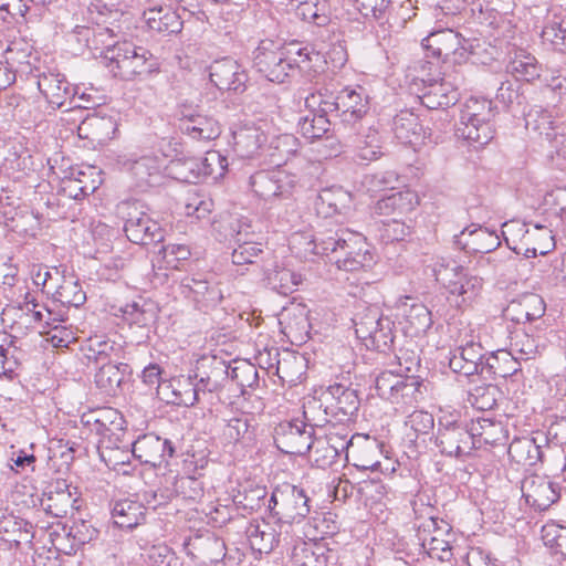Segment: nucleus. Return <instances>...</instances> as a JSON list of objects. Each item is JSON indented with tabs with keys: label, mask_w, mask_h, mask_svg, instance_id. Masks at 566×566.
I'll return each instance as SVG.
<instances>
[{
	"label": "nucleus",
	"mask_w": 566,
	"mask_h": 566,
	"mask_svg": "<svg viewBox=\"0 0 566 566\" xmlns=\"http://www.w3.org/2000/svg\"><path fill=\"white\" fill-rule=\"evenodd\" d=\"M66 528L69 530V536L72 537V541L78 548L90 543L97 535V531L88 522L83 520L74 522Z\"/></svg>",
	"instance_id": "0e129e2a"
},
{
	"label": "nucleus",
	"mask_w": 566,
	"mask_h": 566,
	"mask_svg": "<svg viewBox=\"0 0 566 566\" xmlns=\"http://www.w3.org/2000/svg\"><path fill=\"white\" fill-rule=\"evenodd\" d=\"M424 41L428 43L426 46L431 49L432 55L438 59L447 60L449 56L455 55L459 50H465L460 34L451 29L432 33Z\"/></svg>",
	"instance_id": "7c9ffc66"
},
{
	"label": "nucleus",
	"mask_w": 566,
	"mask_h": 566,
	"mask_svg": "<svg viewBox=\"0 0 566 566\" xmlns=\"http://www.w3.org/2000/svg\"><path fill=\"white\" fill-rule=\"evenodd\" d=\"M511 348V353L522 360L532 359L538 353V345L535 338L526 333L515 334Z\"/></svg>",
	"instance_id": "bf43d9fd"
},
{
	"label": "nucleus",
	"mask_w": 566,
	"mask_h": 566,
	"mask_svg": "<svg viewBox=\"0 0 566 566\" xmlns=\"http://www.w3.org/2000/svg\"><path fill=\"white\" fill-rule=\"evenodd\" d=\"M248 538L252 549L259 553H270L279 543L275 531L268 524L251 525L248 531Z\"/></svg>",
	"instance_id": "49530a36"
},
{
	"label": "nucleus",
	"mask_w": 566,
	"mask_h": 566,
	"mask_svg": "<svg viewBox=\"0 0 566 566\" xmlns=\"http://www.w3.org/2000/svg\"><path fill=\"white\" fill-rule=\"evenodd\" d=\"M74 502L66 483L59 481L55 489L46 493V497L42 500L41 504L49 514L63 517L73 507Z\"/></svg>",
	"instance_id": "f704fd0d"
},
{
	"label": "nucleus",
	"mask_w": 566,
	"mask_h": 566,
	"mask_svg": "<svg viewBox=\"0 0 566 566\" xmlns=\"http://www.w3.org/2000/svg\"><path fill=\"white\" fill-rule=\"evenodd\" d=\"M334 125L331 118L318 115L314 112L300 116L297 120L298 132L302 136L311 142L319 139L325 136L331 126Z\"/></svg>",
	"instance_id": "79ce46f5"
},
{
	"label": "nucleus",
	"mask_w": 566,
	"mask_h": 566,
	"mask_svg": "<svg viewBox=\"0 0 566 566\" xmlns=\"http://www.w3.org/2000/svg\"><path fill=\"white\" fill-rule=\"evenodd\" d=\"M144 168L147 170L144 185L148 187L160 188L168 178L186 184L201 181L200 157L179 151L166 138L151 142L149 154H144Z\"/></svg>",
	"instance_id": "f257e3e1"
},
{
	"label": "nucleus",
	"mask_w": 566,
	"mask_h": 566,
	"mask_svg": "<svg viewBox=\"0 0 566 566\" xmlns=\"http://www.w3.org/2000/svg\"><path fill=\"white\" fill-rule=\"evenodd\" d=\"M134 195L120 201L117 206L118 214L125 220L124 232L129 242L142 245V210L139 190H133Z\"/></svg>",
	"instance_id": "393cba45"
},
{
	"label": "nucleus",
	"mask_w": 566,
	"mask_h": 566,
	"mask_svg": "<svg viewBox=\"0 0 566 566\" xmlns=\"http://www.w3.org/2000/svg\"><path fill=\"white\" fill-rule=\"evenodd\" d=\"M235 145L244 157H253L264 146L266 136L259 128H244L234 135Z\"/></svg>",
	"instance_id": "de8ad7c7"
},
{
	"label": "nucleus",
	"mask_w": 566,
	"mask_h": 566,
	"mask_svg": "<svg viewBox=\"0 0 566 566\" xmlns=\"http://www.w3.org/2000/svg\"><path fill=\"white\" fill-rule=\"evenodd\" d=\"M112 515L118 527L134 528L139 524L142 503L136 500L118 501L113 507Z\"/></svg>",
	"instance_id": "a19ab883"
},
{
	"label": "nucleus",
	"mask_w": 566,
	"mask_h": 566,
	"mask_svg": "<svg viewBox=\"0 0 566 566\" xmlns=\"http://www.w3.org/2000/svg\"><path fill=\"white\" fill-rule=\"evenodd\" d=\"M38 87L46 102L53 108H62L69 102V107H84L90 106L74 103L76 88L72 87L66 81L65 76L61 73L43 72L38 75Z\"/></svg>",
	"instance_id": "9b49d317"
},
{
	"label": "nucleus",
	"mask_w": 566,
	"mask_h": 566,
	"mask_svg": "<svg viewBox=\"0 0 566 566\" xmlns=\"http://www.w3.org/2000/svg\"><path fill=\"white\" fill-rule=\"evenodd\" d=\"M493 120L480 123L476 120L459 119L457 124V136L469 142L471 145L483 146L489 144L493 138Z\"/></svg>",
	"instance_id": "473e14b6"
},
{
	"label": "nucleus",
	"mask_w": 566,
	"mask_h": 566,
	"mask_svg": "<svg viewBox=\"0 0 566 566\" xmlns=\"http://www.w3.org/2000/svg\"><path fill=\"white\" fill-rule=\"evenodd\" d=\"M281 332L293 344H302L308 338V310L304 304L291 303L279 314Z\"/></svg>",
	"instance_id": "f8f14e48"
},
{
	"label": "nucleus",
	"mask_w": 566,
	"mask_h": 566,
	"mask_svg": "<svg viewBox=\"0 0 566 566\" xmlns=\"http://www.w3.org/2000/svg\"><path fill=\"white\" fill-rule=\"evenodd\" d=\"M522 492L526 502L537 509L546 510L559 497L555 485L542 475H530L522 483Z\"/></svg>",
	"instance_id": "a211bd4d"
},
{
	"label": "nucleus",
	"mask_w": 566,
	"mask_h": 566,
	"mask_svg": "<svg viewBox=\"0 0 566 566\" xmlns=\"http://www.w3.org/2000/svg\"><path fill=\"white\" fill-rule=\"evenodd\" d=\"M455 243L460 248H469V245H484L486 248H501V241L499 237L489 231L486 228H474L473 230L464 229L459 237H457Z\"/></svg>",
	"instance_id": "a18cd8bd"
},
{
	"label": "nucleus",
	"mask_w": 566,
	"mask_h": 566,
	"mask_svg": "<svg viewBox=\"0 0 566 566\" xmlns=\"http://www.w3.org/2000/svg\"><path fill=\"white\" fill-rule=\"evenodd\" d=\"M305 102L308 107L316 106L314 113L328 118L331 116L333 117L332 122H338V113H340L338 94L333 96L332 94L328 95L318 92L317 94H312L306 97Z\"/></svg>",
	"instance_id": "8fccbe9b"
},
{
	"label": "nucleus",
	"mask_w": 566,
	"mask_h": 566,
	"mask_svg": "<svg viewBox=\"0 0 566 566\" xmlns=\"http://www.w3.org/2000/svg\"><path fill=\"white\" fill-rule=\"evenodd\" d=\"M525 128L549 140L562 127L556 125L548 109L535 105L525 114Z\"/></svg>",
	"instance_id": "2f4dec72"
},
{
	"label": "nucleus",
	"mask_w": 566,
	"mask_h": 566,
	"mask_svg": "<svg viewBox=\"0 0 566 566\" xmlns=\"http://www.w3.org/2000/svg\"><path fill=\"white\" fill-rule=\"evenodd\" d=\"M102 60L114 76L122 80L130 81L140 74L142 56L137 53V46L129 42L107 46Z\"/></svg>",
	"instance_id": "6e6552de"
},
{
	"label": "nucleus",
	"mask_w": 566,
	"mask_h": 566,
	"mask_svg": "<svg viewBox=\"0 0 566 566\" xmlns=\"http://www.w3.org/2000/svg\"><path fill=\"white\" fill-rule=\"evenodd\" d=\"M123 380V374L116 364L103 363L95 374L96 387L105 395L114 396Z\"/></svg>",
	"instance_id": "c03bdc74"
},
{
	"label": "nucleus",
	"mask_w": 566,
	"mask_h": 566,
	"mask_svg": "<svg viewBox=\"0 0 566 566\" xmlns=\"http://www.w3.org/2000/svg\"><path fill=\"white\" fill-rule=\"evenodd\" d=\"M392 132L401 144L411 145L420 139L422 125L413 112L403 109L394 117Z\"/></svg>",
	"instance_id": "c756f323"
},
{
	"label": "nucleus",
	"mask_w": 566,
	"mask_h": 566,
	"mask_svg": "<svg viewBox=\"0 0 566 566\" xmlns=\"http://www.w3.org/2000/svg\"><path fill=\"white\" fill-rule=\"evenodd\" d=\"M144 22L147 28L158 33H177L181 30L182 22L179 20L175 12L166 11L163 14V9L144 7Z\"/></svg>",
	"instance_id": "e433bc0d"
},
{
	"label": "nucleus",
	"mask_w": 566,
	"mask_h": 566,
	"mask_svg": "<svg viewBox=\"0 0 566 566\" xmlns=\"http://www.w3.org/2000/svg\"><path fill=\"white\" fill-rule=\"evenodd\" d=\"M28 11V0H0V19L6 23L25 21Z\"/></svg>",
	"instance_id": "4d7b16f0"
},
{
	"label": "nucleus",
	"mask_w": 566,
	"mask_h": 566,
	"mask_svg": "<svg viewBox=\"0 0 566 566\" xmlns=\"http://www.w3.org/2000/svg\"><path fill=\"white\" fill-rule=\"evenodd\" d=\"M82 421L101 437V446L108 449L117 447L124 429V418L118 410L111 407L97 408L84 413Z\"/></svg>",
	"instance_id": "423d86ee"
},
{
	"label": "nucleus",
	"mask_w": 566,
	"mask_h": 566,
	"mask_svg": "<svg viewBox=\"0 0 566 566\" xmlns=\"http://www.w3.org/2000/svg\"><path fill=\"white\" fill-rule=\"evenodd\" d=\"M380 243L384 245L403 241L409 234V228L397 218L384 221L378 229Z\"/></svg>",
	"instance_id": "6e6d98bb"
},
{
	"label": "nucleus",
	"mask_w": 566,
	"mask_h": 566,
	"mask_svg": "<svg viewBox=\"0 0 566 566\" xmlns=\"http://www.w3.org/2000/svg\"><path fill=\"white\" fill-rule=\"evenodd\" d=\"M179 129L197 140H211L220 135L218 123L213 118L201 114H185L180 118Z\"/></svg>",
	"instance_id": "bb28decb"
},
{
	"label": "nucleus",
	"mask_w": 566,
	"mask_h": 566,
	"mask_svg": "<svg viewBox=\"0 0 566 566\" xmlns=\"http://www.w3.org/2000/svg\"><path fill=\"white\" fill-rule=\"evenodd\" d=\"M417 537L431 558L446 562L453 556L452 543L454 535L447 522L429 516L418 526Z\"/></svg>",
	"instance_id": "39448f33"
},
{
	"label": "nucleus",
	"mask_w": 566,
	"mask_h": 566,
	"mask_svg": "<svg viewBox=\"0 0 566 566\" xmlns=\"http://www.w3.org/2000/svg\"><path fill=\"white\" fill-rule=\"evenodd\" d=\"M506 73L512 75L516 82H531L539 76V67L534 56L521 52L512 59L505 69Z\"/></svg>",
	"instance_id": "ea45409f"
},
{
	"label": "nucleus",
	"mask_w": 566,
	"mask_h": 566,
	"mask_svg": "<svg viewBox=\"0 0 566 566\" xmlns=\"http://www.w3.org/2000/svg\"><path fill=\"white\" fill-rule=\"evenodd\" d=\"M335 554L324 543L302 542L294 546L291 566H329Z\"/></svg>",
	"instance_id": "5701e85b"
},
{
	"label": "nucleus",
	"mask_w": 566,
	"mask_h": 566,
	"mask_svg": "<svg viewBox=\"0 0 566 566\" xmlns=\"http://www.w3.org/2000/svg\"><path fill=\"white\" fill-rule=\"evenodd\" d=\"M175 405L193 406L198 401V388L190 377L175 379Z\"/></svg>",
	"instance_id": "052dcab7"
},
{
	"label": "nucleus",
	"mask_w": 566,
	"mask_h": 566,
	"mask_svg": "<svg viewBox=\"0 0 566 566\" xmlns=\"http://www.w3.org/2000/svg\"><path fill=\"white\" fill-rule=\"evenodd\" d=\"M418 205V196L411 190L392 192L379 199L374 206V213L391 218H401Z\"/></svg>",
	"instance_id": "4be33fe9"
},
{
	"label": "nucleus",
	"mask_w": 566,
	"mask_h": 566,
	"mask_svg": "<svg viewBox=\"0 0 566 566\" xmlns=\"http://www.w3.org/2000/svg\"><path fill=\"white\" fill-rule=\"evenodd\" d=\"M249 419L241 415L230 418L223 430L222 437L228 443H238L245 439L249 433Z\"/></svg>",
	"instance_id": "13d9d810"
},
{
	"label": "nucleus",
	"mask_w": 566,
	"mask_h": 566,
	"mask_svg": "<svg viewBox=\"0 0 566 566\" xmlns=\"http://www.w3.org/2000/svg\"><path fill=\"white\" fill-rule=\"evenodd\" d=\"M350 202L352 195L348 191L343 187L332 186L319 191L315 201V209L317 214L327 219L335 214L345 213L349 209Z\"/></svg>",
	"instance_id": "b1692460"
},
{
	"label": "nucleus",
	"mask_w": 566,
	"mask_h": 566,
	"mask_svg": "<svg viewBox=\"0 0 566 566\" xmlns=\"http://www.w3.org/2000/svg\"><path fill=\"white\" fill-rule=\"evenodd\" d=\"M55 298L61 304L78 307L86 301V294L77 281L64 279L55 290Z\"/></svg>",
	"instance_id": "603ef678"
},
{
	"label": "nucleus",
	"mask_w": 566,
	"mask_h": 566,
	"mask_svg": "<svg viewBox=\"0 0 566 566\" xmlns=\"http://www.w3.org/2000/svg\"><path fill=\"white\" fill-rule=\"evenodd\" d=\"M356 334L359 338L370 339L378 348H384L392 342L391 322L384 318L375 310L368 313L356 323Z\"/></svg>",
	"instance_id": "dca6fc26"
},
{
	"label": "nucleus",
	"mask_w": 566,
	"mask_h": 566,
	"mask_svg": "<svg viewBox=\"0 0 566 566\" xmlns=\"http://www.w3.org/2000/svg\"><path fill=\"white\" fill-rule=\"evenodd\" d=\"M411 298L406 297L397 304V317H401L405 333L410 336H419L426 333L432 325L431 313L421 303H410Z\"/></svg>",
	"instance_id": "f3484780"
},
{
	"label": "nucleus",
	"mask_w": 566,
	"mask_h": 566,
	"mask_svg": "<svg viewBox=\"0 0 566 566\" xmlns=\"http://www.w3.org/2000/svg\"><path fill=\"white\" fill-rule=\"evenodd\" d=\"M381 449L378 441L367 434H355L349 439L347 461L360 470H377Z\"/></svg>",
	"instance_id": "2eb2a0df"
},
{
	"label": "nucleus",
	"mask_w": 566,
	"mask_h": 566,
	"mask_svg": "<svg viewBox=\"0 0 566 566\" xmlns=\"http://www.w3.org/2000/svg\"><path fill=\"white\" fill-rule=\"evenodd\" d=\"M539 447L533 439H515L509 447V455L517 464L530 467L539 460Z\"/></svg>",
	"instance_id": "37998d69"
},
{
	"label": "nucleus",
	"mask_w": 566,
	"mask_h": 566,
	"mask_svg": "<svg viewBox=\"0 0 566 566\" xmlns=\"http://www.w3.org/2000/svg\"><path fill=\"white\" fill-rule=\"evenodd\" d=\"M338 99L340 113H338V122H334V127H354L369 109L368 97L363 96L361 88L358 91L345 87L338 92Z\"/></svg>",
	"instance_id": "4468645a"
},
{
	"label": "nucleus",
	"mask_w": 566,
	"mask_h": 566,
	"mask_svg": "<svg viewBox=\"0 0 566 566\" xmlns=\"http://www.w3.org/2000/svg\"><path fill=\"white\" fill-rule=\"evenodd\" d=\"M496 114L497 109L492 101L471 96L462 105L459 119L485 123V120H493Z\"/></svg>",
	"instance_id": "58836bf2"
},
{
	"label": "nucleus",
	"mask_w": 566,
	"mask_h": 566,
	"mask_svg": "<svg viewBox=\"0 0 566 566\" xmlns=\"http://www.w3.org/2000/svg\"><path fill=\"white\" fill-rule=\"evenodd\" d=\"M544 206L555 216L566 219V188H556L544 197Z\"/></svg>",
	"instance_id": "69168bd1"
},
{
	"label": "nucleus",
	"mask_w": 566,
	"mask_h": 566,
	"mask_svg": "<svg viewBox=\"0 0 566 566\" xmlns=\"http://www.w3.org/2000/svg\"><path fill=\"white\" fill-rule=\"evenodd\" d=\"M266 277L272 289L283 295L292 293L302 281L300 274L286 268L270 270Z\"/></svg>",
	"instance_id": "09e8293b"
},
{
	"label": "nucleus",
	"mask_w": 566,
	"mask_h": 566,
	"mask_svg": "<svg viewBox=\"0 0 566 566\" xmlns=\"http://www.w3.org/2000/svg\"><path fill=\"white\" fill-rule=\"evenodd\" d=\"M326 396L331 398L329 407L343 416H353L359 408V399L354 389L335 384L328 387Z\"/></svg>",
	"instance_id": "c9c22d12"
},
{
	"label": "nucleus",
	"mask_w": 566,
	"mask_h": 566,
	"mask_svg": "<svg viewBox=\"0 0 566 566\" xmlns=\"http://www.w3.org/2000/svg\"><path fill=\"white\" fill-rule=\"evenodd\" d=\"M93 176V167H88L87 170L72 169L70 176L63 180L64 193L75 200L92 195L101 184V180Z\"/></svg>",
	"instance_id": "a878e982"
},
{
	"label": "nucleus",
	"mask_w": 566,
	"mask_h": 566,
	"mask_svg": "<svg viewBox=\"0 0 566 566\" xmlns=\"http://www.w3.org/2000/svg\"><path fill=\"white\" fill-rule=\"evenodd\" d=\"M548 142L551 143V147L554 149L552 159L555 160L556 165L560 169H566V133H565V128L562 127Z\"/></svg>",
	"instance_id": "774afa93"
},
{
	"label": "nucleus",
	"mask_w": 566,
	"mask_h": 566,
	"mask_svg": "<svg viewBox=\"0 0 566 566\" xmlns=\"http://www.w3.org/2000/svg\"><path fill=\"white\" fill-rule=\"evenodd\" d=\"M269 507L281 524H300L310 514V497L296 485L283 483L271 495Z\"/></svg>",
	"instance_id": "7ed1b4c3"
},
{
	"label": "nucleus",
	"mask_w": 566,
	"mask_h": 566,
	"mask_svg": "<svg viewBox=\"0 0 566 566\" xmlns=\"http://www.w3.org/2000/svg\"><path fill=\"white\" fill-rule=\"evenodd\" d=\"M546 311L542 296L528 293L512 301L505 310V315L513 322L527 323L541 318Z\"/></svg>",
	"instance_id": "412c9836"
},
{
	"label": "nucleus",
	"mask_w": 566,
	"mask_h": 566,
	"mask_svg": "<svg viewBox=\"0 0 566 566\" xmlns=\"http://www.w3.org/2000/svg\"><path fill=\"white\" fill-rule=\"evenodd\" d=\"M420 382L412 376L400 373L384 371L376 378L378 395L392 402L400 398L413 396L418 391Z\"/></svg>",
	"instance_id": "ddd939ff"
},
{
	"label": "nucleus",
	"mask_w": 566,
	"mask_h": 566,
	"mask_svg": "<svg viewBox=\"0 0 566 566\" xmlns=\"http://www.w3.org/2000/svg\"><path fill=\"white\" fill-rule=\"evenodd\" d=\"M208 70L211 83L220 91L241 94L247 90V70L234 59L227 56L216 60Z\"/></svg>",
	"instance_id": "9d476101"
},
{
	"label": "nucleus",
	"mask_w": 566,
	"mask_h": 566,
	"mask_svg": "<svg viewBox=\"0 0 566 566\" xmlns=\"http://www.w3.org/2000/svg\"><path fill=\"white\" fill-rule=\"evenodd\" d=\"M437 443L440 451L450 457L468 455L473 450L472 437L464 427L439 429Z\"/></svg>",
	"instance_id": "aec40b11"
},
{
	"label": "nucleus",
	"mask_w": 566,
	"mask_h": 566,
	"mask_svg": "<svg viewBox=\"0 0 566 566\" xmlns=\"http://www.w3.org/2000/svg\"><path fill=\"white\" fill-rule=\"evenodd\" d=\"M274 441L282 452L303 455L313 448V429L302 420L281 423Z\"/></svg>",
	"instance_id": "1a4fd4ad"
},
{
	"label": "nucleus",
	"mask_w": 566,
	"mask_h": 566,
	"mask_svg": "<svg viewBox=\"0 0 566 566\" xmlns=\"http://www.w3.org/2000/svg\"><path fill=\"white\" fill-rule=\"evenodd\" d=\"M423 90L421 104L429 109L448 108L459 99L457 86L446 80L424 86Z\"/></svg>",
	"instance_id": "cd10ccee"
},
{
	"label": "nucleus",
	"mask_w": 566,
	"mask_h": 566,
	"mask_svg": "<svg viewBox=\"0 0 566 566\" xmlns=\"http://www.w3.org/2000/svg\"><path fill=\"white\" fill-rule=\"evenodd\" d=\"M298 184V177L285 170H261L250 177L252 190L264 200L286 197L296 189Z\"/></svg>",
	"instance_id": "0eeeda50"
},
{
	"label": "nucleus",
	"mask_w": 566,
	"mask_h": 566,
	"mask_svg": "<svg viewBox=\"0 0 566 566\" xmlns=\"http://www.w3.org/2000/svg\"><path fill=\"white\" fill-rule=\"evenodd\" d=\"M482 356V347L479 344L469 343L452 354L449 366L454 373L464 376L474 375L479 370Z\"/></svg>",
	"instance_id": "c85d7f7f"
},
{
	"label": "nucleus",
	"mask_w": 566,
	"mask_h": 566,
	"mask_svg": "<svg viewBox=\"0 0 566 566\" xmlns=\"http://www.w3.org/2000/svg\"><path fill=\"white\" fill-rule=\"evenodd\" d=\"M32 526L30 523L13 515L2 516L0 518L1 541L10 545L31 542Z\"/></svg>",
	"instance_id": "72a5a7b5"
},
{
	"label": "nucleus",
	"mask_w": 566,
	"mask_h": 566,
	"mask_svg": "<svg viewBox=\"0 0 566 566\" xmlns=\"http://www.w3.org/2000/svg\"><path fill=\"white\" fill-rule=\"evenodd\" d=\"M520 88L518 82L505 80L497 88L496 99L505 107H512L514 104L521 105L523 96Z\"/></svg>",
	"instance_id": "e2e57ef3"
},
{
	"label": "nucleus",
	"mask_w": 566,
	"mask_h": 566,
	"mask_svg": "<svg viewBox=\"0 0 566 566\" xmlns=\"http://www.w3.org/2000/svg\"><path fill=\"white\" fill-rule=\"evenodd\" d=\"M144 449L147 453L144 465H150L151 468L161 465L174 454L170 441L154 433L144 434Z\"/></svg>",
	"instance_id": "4c0bfd02"
},
{
	"label": "nucleus",
	"mask_w": 566,
	"mask_h": 566,
	"mask_svg": "<svg viewBox=\"0 0 566 566\" xmlns=\"http://www.w3.org/2000/svg\"><path fill=\"white\" fill-rule=\"evenodd\" d=\"M542 39L557 51H566V17L549 20L542 30Z\"/></svg>",
	"instance_id": "864d4df0"
},
{
	"label": "nucleus",
	"mask_w": 566,
	"mask_h": 566,
	"mask_svg": "<svg viewBox=\"0 0 566 566\" xmlns=\"http://www.w3.org/2000/svg\"><path fill=\"white\" fill-rule=\"evenodd\" d=\"M40 334L45 335L46 342L56 348L69 347L76 339L74 332L63 325H54L49 329L44 327Z\"/></svg>",
	"instance_id": "680f3d73"
},
{
	"label": "nucleus",
	"mask_w": 566,
	"mask_h": 566,
	"mask_svg": "<svg viewBox=\"0 0 566 566\" xmlns=\"http://www.w3.org/2000/svg\"><path fill=\"white\" fill-rule=\"evenodd\" d=\"M406 424L417 434H428L433 429L434 419L433 416L427 411L416 410L409 415Z\"/></svg>",
	"instance_id": "338daca9"
},
{
	"label": "nucleus",
	"mask_w": 566,
	"mask_h": 566,
	"mask_svg": "<svg viewBox=\"0 0 566 566\" xmlns=\"http://www.w3.org/2000/svg\"><path fill=\"white\" fill-rule=\"evenodd\" d=\"M437 277L447 290L448 300L457 307L469 305L482 289V280L462 266H444L438 271Z\"/></svg>",
	"instance_id": "20e7f679"
},
{
	"label": "nucleus",
	"mask_w": 566,
	"mask_h": 566,
	"mask_svg": "<svg viewBox=\"0 0 566 566\" xmlns=\"http://www.w3.org/2000/svg\"><path fill=\"white\" fill-rule=\"evenodd\" d=\"M228 167V159L219 151H208L205 157H200L201 180L208 177L217 180L222 177Z\"/></svg>",
	"instance_id": "5fc2aeb1"
},
{
	"label": "nucleus",
	"mask_w": 566,
	"mask_h": 566,
	"mask_svg": "<svg viewBox=\"0 0 566 566\" xmlns=\"http://www.w3.org/2000/svg\"><path fill=\"white\" fill-rule=\"evenodd\" d=\"M542 539L554 554L566 557V527L548 522L542 527Z\"/></svg>",
	"instance_id": "3c124183"
},
{
	"label": "nucleus",
	"mask_w": 566,
	"mask_h": 566,
	"mask_svg": "<svg viewBox=\"0 0 566 566\" xmlns=\"http://www.w3.org/2000/svg\"><path fill=\"white\" fill-rule=\"evenodd\" d=\"M473 449L481 447L503 446L507 440V430L501 421L489 418L472 420L470 429Z\"/></svg>",
	"instance_id": "6ab92c4d"
},
{
	"label": "nucleus",
	"mask_w": 566,
	"mask_h": 566,
	"mask_svg": "<svg viewBox=\"0 0 566 566\" xmlns=\"http://www.w3.org/2000/svg\"><path fill=\"white\" fill-rule=\"evenodd\" d=\"M293 46H277L271 40L261 41L253 51V67L268 81L283 83L298 69Z\"/></svg>",
	"instance_id": "f03ea898"
}]
</instances>
